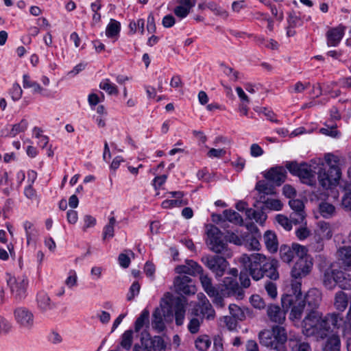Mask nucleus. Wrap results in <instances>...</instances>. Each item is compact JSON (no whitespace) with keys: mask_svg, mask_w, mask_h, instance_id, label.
Wrapping results in <instances>:
<instances>
[{"mask_svg":"<svg viewBox=\"0 0 351 351\" xmlns=\"http://www.w3.org/2000/svg\"><path fill=\"white\" fill-rule=\"evenodd\" d=\"M245 309H243L237 304H231L229 305V311L232 317L238 321H243L245 319ZM246 311L247 309L246 308Z\"/></svg>","mask_w":351,"mask_h":351,"instance_id":"nucleus-46","label":"nucleus"},{"mask_svg":"<svg viewBox=\"0 0 351 351\" xmlns=\"http://www.w3.org/2000/svg\"><path fill=\"white\" fill-rule=\"evenodd\" d=\"M199 280L204 291L208 295L217 294V288L213 285L212 279L207 274L202 273Z\"/></svg>","mask_w":351,"mask_h":351,"instance_id":"nucleus-32","label":"nucleus"},{"mask_svg":"<svg viewBox=\"0 0 351 351\" xmlns=\"http://www.w3.org/2000/svg\"><path fill=\"white\" fill-rule=\"evenodd\" d=\"M206 243L211 251L227 256L231 255L226 243L222 240V234L218 228L212 224L206 226Z\"/></svg>","mask_w":351,"mask_h":351,"instance_id":"nucleus-5","label":"nucleus"},{"mask_svg":"<svg viewBox=\"0 0 351 351\" xmlns=\"http://www.w3.org/2000/svg\"><path fill=\"white\" fill-rule=\"evenodd\" d=\"M223 285L228 291V294L236 296L237 299H242L244 295L243 289L239 285L236 278L227 276L223 280Z\"/></svg>","mask_w":351,"mask_h":351,"instance_id":"nucleus-20","label":"nucleus"},{"mask_svg":"<svg viewBox=\"0 0 351 351\" xmlns=\"http://www.w3.org/2000/svg\"><path fill=\"white\" fill-rule=\"evenodd\" d=\"M174 199H166L162 202V206L164 208H170L173 207H180L187 204V201L182 199L183 193L181 191L170 192Z\"/></svg>","mask_w":351,"mask_h":351,"instance_id":"nucleus-28","label":"nucleus"},{"mask_svg":"<svg viewBox=\"0 0 351 351\" xmlns=\"http://www.w3.org/2000/svg\"><path fill=\"white\" fill-rule=\"evenodd\" d=\"M351 297L343 291H337L334 297V306L339 312H343L351 302Z\"/></svg>","mask_w":351,"mask_h":351,"instance_id":"nucleus-27","label":"nucleus"},{"mask_svg":"<svg viewBox=\"0 0 351 351\" xmlns=\"http://www.w3.org/2000/svg\"><path fill=\"white\" fill-rule=\"evenodd\" d=\"M337 258L340 267L345 270L351 269V247L343 246L337 252Z\"/></svg>","mask_w":351,"mask_h":351,"instance_id":"nucleus-19","label":"nucleus"},{"mask_svg":"<svg viewBox=\"0 0 351 351\" xmlns=\"http://www.w3.org/2000/svg\"><path fill=\"white\" fill-rule=\"evenodd\" d=\"M65 285L69 288L73 289L77 285V276L75 270H70L68 273V277L65 280Z\"/></svg>","mask_w":351,"mask_h":351,"instance_id":"nucleus-54","label":"nucleus"},{"mask_svg":"<svg viewBox=\"0 0 351 351\" xmlns=\"http://www.w3.org/2000/svg\"><path fill=\"white\" fill-rule=\"evenodd\" d=\"M23 86L25 88H32L35 93H41L43 90L38 83L31 80L30 76L27 74H24L23 76Z\"/></svg>","mask_w":351,"mask_h":351,"instance_id":"nucleus-43","label":"nucleus"},{"mask_svg":"<svg viewBox=\"0 0 351 351\" xmlns=\"http://www.w3.org/2000/svg\"><path fill=\"white\" fill-rule=\"evenodd\" d=\"M197 298L199 302L195 307L196 314L197 315V312H199L202 315L203 318L206 317L208 320L214 319L215 317V310L206 295L202 293H199L197 294Z\"/></svg>","mask_w":351,"mask_h":351,"instance_id":"nucleus-12","label":"nucleus"},{"mask_svg":"<svg viewBox=\"0 0 351 351\" xmlns=\"http://www.w3.org/2000/svg\"><path fill=\"white\" fill-rule=\"evenodd\" d=\"M132 339L133 330H128L125 331L121 336V346L127 350H130L132 344Z\"/></svg>","mask_w":351,"mask_h":351,"instance_id":"nucleus-50","label":"nucleus"},{"mask_svg":"<svg viewBox=\"0 0 351 351\" xmlns=\"http://www.w3.org/2000/svg\"><path fill=\"white\" fill-rule=\"evenodd\" d=\"M14 315L20 328L32 330L34 326V315L32 311L25 307H19L14 310Z\"/></svg>","mask_w":351,"mask_h":351,"instance_id":"nucleus-10","label":"nucleus"},{"mask_svg":"<svg viewBox=\"0 0 351 351\" xmlns=\"http://www.w3.org/2000/svg\"><path fill=\"white\" fill-rule=\"evenodd\" d=\"M149 312L144 309L134 324V331L138 332L144 326L149 327Z\"/></svg>","mask_w":351,"mask_h":351,"instance_id":"nucleus-37","label":"nucleus"},{"mask_svg":"<svg viewBox=\"0 0 351 351\" xmlns=\"http://www.w3.org/2000/svg\"><path fill=\"white\" fill-rule=\"evenodd\" d=\"M121 30V24L114 19H110V23L106 27V35L109 38L117 39Z\"/></svg>","mask_w":351,"mask_h":351,"instance_id":"nucleus-34","label":"nucleus"},{"mask_svg":"<svg viewBox=\"0 0 351 351\" xmlns=\"http://www.w3.org/2000/svg\"><path fill=\"white\" fill-rule=\"evenodd\" d=\"M313 263L308 258H299L291 269V277L293 279H301L309 274Z\"/></svg>","mask_w":351,"mask_h":351,"instance_id":"nucleus-14","label":"nucleus"},{"mask_svg":"<svg viewBox=\"0 0 351 351\" xmlns=\"http://www.w3.org/2000/svg\"><path fill=\"white\" fill-rule=\"evenodd\" d=\"M324 158L329 167L328 171L315 165L298 164L294 161L287 162L285 167L292 175L298 176L302 183L309 186L315 185L317 175L319 185L323 189H328L337 186L341 179V158L330 153L326 154Z\"/></svg>","mask_w":351,"mask_h":351,"instance_id":"nucleus-1","label":"nucleus"},{"mask_svg":"<svg viewBox=\"0 0 351 351\" xmlns=\"http://www.w3.org/2000/svg\"><path fill=\"white\" fill-rule=\"evenodd\" d=\"M326 323L329 326L331 324L335 328L339 329L343 321L342 315L336 312L328 313L324 316Z\"/></svg>","mask_w":351,"mask_h":351,"instance_id":"nucleus-36","label":"nucleus"},{"mask_svg":"<svg viewBox=\"0 0 351 351\" xmlns=\"http://www.w3.org/2000/svg\"><path fill=\"white\" fill-rule=\"evenodd\" d=\"M288 23L289 27L291 28H295L296 27H299L302 25L303 21L300 16H298L295 13L290 14L288 18Z\"/></svg>","mask_w":351,"mask_h":351,"instance_id":"nucleus-62","label":"nucleus"},{"mask_svg":"<svg viewBox=\"0 0 351 351\" xmlns=\"http://www.w3.org/2000/svg\"><path fill=\"white\" fill-rule=\"evenodd\" d=\"M276 221L281 225L286 230H291L292 228V221L287 217L282 215H278L276 217Z\"/></svg>","mask_w":351,"mask_h":351,"instance_id":"nucleus-60","label":"nucleus"},{"mask_svg":"<svg viewBox=\"0 0 351 351\" xmlns=\"http://www.w3.org/2000/svg\"><path fill=\"white\" fill-rule=\"evenodd\" d=\"M240 263L248 269L250 275L254 280H259L264 276L276 280L279 278L278 263L276 260L266 257L259 253L250 255L243 254L239 258Z\"/></svg>","mask_w":351,"mask_h":351,"instance_id":"nucleus-2","label":"nucleus"},{"mask_svg":"<svg viewBox=\"0 0 351 351\" xmlns=\"http://www.w3.org/2000/svg\"><path fill=\"white\" fill-rule=\"evenodd\" d=\"M245 215L250 219H254L256 223L262 225L267 219V216L261 210H256L252 208L246 209Z\"/></svg>","mask_w":351,"mask_h":351,"instance_id":"nucleus-38","label":"nucleus"},{"mask_svg":"<svg viewBox=\"0 0 351 351\" xmlns=\"http://www.w3.org/2000/svg\"><path fill=\"white\" fill-rule=\"evenodd\" d=\"M315 232L326 240H330L333 235V228L330 223L324 221H319L317 223Z\"/></svg>","mask_w":351,"mask_h":351,"instance_id":"nucleus-30","label":"nucleus"},{"mask_svg":"<svg viewBox=\"0 0 351 351\" xmlns=\"http://www.w3.org/2000/svg\"><path fill=\"white\" fill-rule=\"evenodd\" d=\"M12 329L11 323L3 315H0V334H8Z\"/></svg>","mask_w":351,"mask_h":351,"instance_id":"nucleus-58","label":"nucleus"},{"mask_svg":"<svg viewBox=\"0 0 351 351\" xmlns=\"http://www.w3.org/2000/svg\"><path fill=\"white\" fill-rule=\"evenodd\" d=\"M22 94H23V90L21 88V86H19V84L17 83L14 84L10 90V95H11L12 99L14 101H17L21 98Z\"/></svg>","mask_w":351,"mask_h":351,"instance_id":"nucleus-63","label":"nucleus"},{"mask_svg":"<svg viewBox=\"0 0 351 351\" xmlns=\"http://www.w3.org/2000/svg\"><path fill=\"white\" fill-rule=\"evenodd\" d=\"M223 285L228 291V294L236 296L237 299H242L244 295L243 289L239 285L236 278L227 276L223 280Z\"/></svg>","mask_w":351,"mask_h":351,"instance_id":"nucleus-21","label":"nucleus"},{"mask_svg":"<svg viewBox=\"0 0 351 351\" xmlns=\"http://www.w3.org/2000/svg\"><path fill=\"white\" fill-rule=\"evenodd\" d=\"M36 307L38 311L45 314L56 308V304L50 298L47 293L44 291H39L36 298Z\"/></svg>","mask_w":351,"mask_h":351,"instance_id":"nucleus-15","label":"nucleus"},{"mask_svg":"<svg viewBox=\"0 0 351 351\" xmlns=\"http://www.w3.org/2000/svg\"><path fill=\"white\" fill-rule=\"evenodd\" d=\"M258 337L260 343L269 350L287 351V334L282 326H274L271 329L263 330L259 332Z\"/></svg>","mask_w":351,"mask_h":351,"instance_id":"nucleus-4","label":"nucleus"},{"mask_svg":"<svg viewBox=\"0 0 351 351\" xmlns=\"http://www.w3.org/2000/svg\"><path fill=\"white\" fill-rule=\"evenodd\" d=\"M302 328L305 336L313 337L317 340L326 338L330 332V326L326 323L323 313L318 310H306Z\"/></svg>","mask_w":351,"mask_h":351,"instance_id":"nucleus-3","label":"nucleus"},{"mask_svg":"<svg viewBox=\"0 0 351 351\" xmlns=\"http://www.w3.org/2000/svg\"><path fill=\"white\" fill-rule=\"evenodd\" d=\"M166 344L163 339L159 336H155L152 341L147 340L146 348L145 350L149 351H165Z\"/></svg>","mask_w":351,"mask_h":351,"instance_id":"nucleus-31","label":"nucleus"},{"mask_svg":"<svg viewBox=\"0 0 351 351\" xmlns=\"http://www.w3.org/2000/svg\"><path fill=\"white\" fill-rule=\"evenodd\" d=\"M187 306V300L184 298H176L173 302V310L175 314L176 324L181 326L184 323L186 309Z\"/></svg>","mask_w":351,"mask_h":351,"instance_id":"nucleus-17","label":"nucleus"},{"mask_svg":"<svg viewBox=\"0 0 351 351\" xmlns=\"http://www.w3.org/2000/svg\"><path fill=\"white\" fill-rule=\"evenodd\" d=\"M140 289L141 286L139 283L137 281L134 282L130 287L129 292L127 295V300L132 301L134 297L139 293Z\"/></svg>","mask_w":351,"mask_h":351,"instance_id":"nucleus-61","label":"nucleus"},{"mask_svg":"<svg viewBox=\"0 0 351 351\" xmlns=\"http://www.w3.org/2000/svg\"><path fill=\"white\" fill-rule=\"evenodd\" d=\"M129 28L132 34H135L137 31L140 32L141 34H144L145 32V20L138 19L137 21H132L129 24Z\"/></svg>","mask_w":351,"mask_h":351,"instance_id":"nucleus-51","label":"nucleus"},{"mask_svg":"<svg viewBox=\"0 0 351 351\" xmlns=\"http://www.w3.org/2000/svg\"><path fill=\"white\" fill-rule=\"evenodd\" d=\"M23 226L27 237V243L29 245L30 242L36 240L38 235V232L34 224L31 221H25L23 222Z\"/></svg>","mask_w":351,"mask_h":351,"instance_id":"nucleus-33","label":"nucleus"},{"mask_svg":"<svg viewBox=\"0 0 351 351\" xmlns=\"http://www.w3.org/2000/svg\"><path fill=\"white\" fill-rule=\"evenodd\" d=\"M340 345L339 338L337 336L332 335L326 341L323 347V351H339Z\"/></svg>","mask_w":351,"mask_h":351,"instance_id":"nucleus-40","label":"nucleus"},{"mask_svg":"<svg viewBox=\"0 0 351 351\" xmlns=\"http://www.w3.org/2000/svg\"><path fill=\"white\" fill-rule=\"evenodd\" d=\"M267 315L272 322L282 324L285 320V310H282L278 305L271 304L267 306Z\"/></svg>","mask_w":351,"mask_h":351,"instance_id":"nucleus-25","label":"nucleus"},{"mask_svg":"<svg viewBox=\"0 0 351 351\" xmlns=\"http://www.w3.org/2000/svg\"><path fill=\"white\" fill-rule=\"evenodd\" d=\"M280 256L283 262L287 263L291 262L295 256L293 245L291 246L282 245L280 248Z\"/></svg>","mask_w":351,"mask_h":351,"instance_id":"nucleus-41","label":"nucleus"},{"mask_svg":"<svg viewBox=\"0 0 351 351\" xmlns=\"http://www.w3.org/2000/svg\"><path fill=\"white\" fill-rule=\"evenodd\" d=\"M310 85V82L302 83L298 81L294 85L289 87V91L290 93H301L308 88Z\"/></svg>","mask_w":351,"mask_h":351,"instance_id":"nucleus-55","label":"nucleus"},{"mask_svg":"<svg viewBox=\"0 0 351 351\" xmlns=\"http://www.w3.org/2000/svg\"><path fill=\"white\" fill-rule=\"evenodd\" d=\"M282 305L285 311L290 310L289 319L291 321H299L304 313L305 301L298 295H284Z\"/></svg>","mask_w":351,"mask_h":351,"instance_id":"nucleus-6","label":"nucleus"},{"mask_svg":"<svg viewBox=\"0 0 351 351\" xmlns=\"http://www.w3.org/2000/svg\"><path fill=\"white\" fill-rule=\"evenodd\" d=\"M28 127V121L23 119L19 123L12 125V129L7 134L10 137H14L18 134L23 132L26 130Z\"/></svg>","mask_w":351,"mask_h":351,"instance_id":"nucleus-44","label":"nucleus"},{"mask_svg":"<svg viewBox=\"0 0 351 351\" xmlns=\"http://www.w3.org/2000/svg\"><path fill=\"white\" fill-rule=\"evenodd\" d=\"M201 261L215 274L216 278L221 277L228 265V261L224 258L217 255H206L202 257Z\"/></svg>","mask_w":351,"mask_h":351,"instance_id":"nucleus-9","label":"nucleus"},{"mask_svg":"<svg viewBox=\"0 0 351 351\" xmlns=\"http://www.w3.org/2000/svg\"><path fill=\"white\" fill-rule=\"evenodd\" d=\"M247 228L252 233H245V236L247 237H246V239L243 245H244L245 247L248 250H259L261 244L259 243L258 238L261 237V233L258 228L251 223L247 225Z\"/></svg>","mask_w":351,"mask_h":351,"instance_id":"nucleus-13","label":"nucleus"},{"mask_svg":"<svg viewBox=\"0 0 351 351\" xmlns=\"http://www.w3.org/2000/svg\"><path fill=\"white\" fill-rule=\"evenodd\" d=\"M99 86L110 95H117L119 94V89L117 86L109 79H104L100 82Z\"/></svg>","mask_w":351,"mask_h":351,"instance_id":"nucleus-42","label":"nucleus"},{"mask_svg":"<svg viewBox=\"0 0 351 351\" xmlns=\"http://www.w3.org/2000/svg\"><path fill=\"white\" fill-rule=\"evenodd\" d=\"M342 206L348 211H351V189L346 192L342 199Z\"/></svg>","mask_w":351,"mask_h":351,"instance_id":"nucleus-64","label":"nucleus"},{"mask_svg":"<svg viewBox=\"0 0 351 351\" xmlns=\"http://www.w3.org/2000/svg\"><path fill=\"white\" fill-rule=\"evenodd\" d=\"M263 241L267 250L275 253L278 249V241L276 233L271 230L266 231L263 234Z\"/></svg>","mask_w":351,"mask_h":351,"instance_id":"nucleus-29","label":"nucleus"},{"mask_svg":"<svg viewBox=\"0 0 351 351\" xmlns=\"http://www.w3.org/2000/svg\"><path fill=\"white\" fill-rule=\"evenodd\" d=\"M326 239L315 232L313 241L310 243V247L315 252H321L324 247V241Z\"/></svg>","mask_w":351,"mask_h":351,"instance_id":"nucleus-49","label":"nucleus"},{"mask_svg":"<svg viewBox=\"0 0 351 351\" xmlns=\"http://www.w3.org/2000/svg\"><path fill=\"white\" fill-rule=\"evenodd\" d=\"M164 317L165 311L162 307L156 308L152 314V326L157 332H161L165 328Z\"/></svg>","mask_w":351,"mask_h":351,"instance_id":"nucleus-26","label":"nucleus"},{"mask_svg":"<svg viewBox=\"0 0 351 351\" xmlns=\"http://www.w3.org/2000/svg\"><path fill=\"white\" fill-rule=\"evenodd\" d=\"M250 301L251 304L256 308L263 309L265 307V302L263 299L258 295H253L250 297Z\"/></svg>","mask_w":351,"mask_h":351,"instance_id":"nucleus-59","label":"nucleus"},{"mask_svg":"<svg viewBox=\"0 0 351 351\" xmlns=\"http://www.w3.org/2000/svg\"><path fill=\"white\" fill-rule=\"evenodd\" d=\"M203 271L202 267L193 260L186 261V265H179L176 268V273L186 274L191 276L200 275Z\"/></svg>","mask_w":351,"mask_h":351,"instance_id":"nucleus-23","label":"nucleus"},{"mask_svg":"<svg viewBox=\"0 0 351 351\" xmlns=\"http://www.w3.org/2000/svg\"><path fill=\"white\" fill-rule=\"evenodd\" d=\"M287 171L280 166L271 167L264 175L266 180L277 186L281 185L286 180Z\"/></svg>","mask_w":351,"mask_h":351,"instance_id":"nucleus-16","label":"nucleus"},{"mask_svg":"<svg viewBox=\"0 0 351 351\" xmlns=\"http://www.w3.org/2000/svg\"><path fill=\"white\" fill-rule=\"evenodd\" d=\"M292 245L295 256H297L299 258H307L306 256L308 250L306 247L298 243H293Z\"/></svg>","mask_w":351,"mask_h":351,"instance_id":"nucleus-57","label":"nucleus"},{"mask_svg":"<svg viewBox=\"0 0 351 351\" xmlns=\"http://www.w3.org/2000/svg\"><path fill=\"white\" fill-rule=\"evenodd\" d=\"M223 216L225 219L235 224H242V217L236 211L232 210H225L223 211Z\"/></svg>","mask_w":351,"mask_h":351,"instance_id":"nucleus-48","label":"nucleus"},{"mask_svg":"<svg viewBox=\"0 0 351 351\" xmlns=\"http://www.w3.org/2000/svg\"><path fill=\"white\" fill-rule=\"evenodd\" d=\"M8 285L10 289L12 297L19 301H21L27 296V289L29 281L27 277H12L7 280Z\"/></svg>","mask_w":351,"mask_h":351,"instance_id":"nucleus-8","label":"nucleus"},{"mask_svg":"<svg viewBox=\"0 0 351 351\" xmlns=\"http://www.w3.org/2000/svg\"><path fill=\"white\" fill-rule=\"evenodd\" d=\"M195 344L199 351H207L211 345V341L208 336L201 335L197 338Z\"/></svg>","mask_w":351,"mask_h":351,"instance_id":"nucleus-45","label":"nucleus"},{"mask_svg":"<svg viewBox=\"0 0 351 351\" xmlns=\"http://www.w3.org/2000/svg\"><path fill=\"white\" fill-rule=\"evenodd\" d=\"M345 29L346 27L342 25L330 29L326 35L327 45L328 47H337L344 36Z\"/></svg>","mask_w":351,"mask_h":351,"instance_id":"nucleus-18","label":"nucleus"},{"mask_svg":"<svg viewBox=\"0 0 351 351\" xmlns=\"http://www.w3.org/2000/svg\"><path fill=\"white\" fill-rule=\"evenodd\" d=\"M116 219L112 216L109 218L108 223L106 224L103 230V239L112 238L114 237V226Z\"/></svg>","mask_w":351,"mask_h":351,"instance_id":"nucleus-47","label":"nucleus"},{"mask_svg":"<svg viewBox=\"0 0 351 351\" xmlns=\"http://www.w3.org/2000/svg\"><path fill=\"white\" fill-rule=\"evenodd\" d=\"M207 7L216 15L220 16L224 19L228 16V12L214 2L208 3Z\"/></svg>","mask_w":351,"mask_h":351,"instance_id":"nucleus-53","label":"nucleus"},{"mask_svg":"<svg viewBox=\"0 0 351 351\" xmlns=\"http://www.w3.org/2000/svg\"><path fill=\"white\" fill-rule=\"evenodd\" d=\"M175 291L178 294L193 295L197 289L193 280L187 276H178L174 279Z\"/></svg>","mask_w":351,"mask_h":351,"instance_id":"nucleus-11","label":"nucleus"},{"mask_svg":"<svg viewBox=\"0 0 351 351\" xmlns=\"http://www.w3.org/2000/svg\"><path fill=\"white\" fill-rule=\"evenodd\" d=\"M348 280L345 276V274L338 269H327L324 275L323 284L328 289H333L337 285L341 289H347Z\"/></svg>","mask_w":351,"mask_h":351,"instance_id":"nucleus-7","label":"nucleus"},{"mask_svg":"<svg viewBox=\"0 0 351 351\" xmlns=\"http://www.w3.org/2000/svg\"><path fill=\"white\" fill-rule=\"evenodd\" d=\"M304 300L308 305L307 310H317L322 301V294L319 290L312 289L307 292Z\"/></svg>","mask_w":351,"mask_h":351,"instance_id":"nucleus-24","label":"nucleus"},{"mask_svg":"<svg viewBox=\"0 0 351 351\" xmlns=\"http://www.w3.org/2000/svg\"><path fill=\"white\" fill-rule=\"evenodd\" d=\"M265 206L266 208L274 210H280L282 208V202L276 199H266L265 201Z\"/></svg>","mask_w":351,"mask_h":351,"instance_id":"nucleus-56","label":"nucleus"},{"mask_svg":"<svg viewBox=\"0 0 351 351\" xmlns=\"http://www.w3.org/2000/svg\"><path fill=\"white\" fill-rule=\"evenodd\" d=\"M247 236H245L244 234H239V232H230L228 231L225 238L227 241L234 243L237 245H242Z\"/></svg>","mask_w":351,"mask_h":351,"instance_id":"nucleus-39","label":"nucleus"},{"mask_svg":"<svg viewBox=\"0 0 351 351\" xmlns=\"http://www.w3.org/2000/svg\"><path fill=\"white\" fill-rule=\"evenodd\" d=\"M203 322V317H193L192 318L189 324L188 329L192 334L198 332L201 324Z\"/></svg>","mask_w":351,"mask_h":351,"instance_id":"nucleus-52","label":"nucleus"},{"mask_svg":"<svg viewBox=\"0 0 351 351\" xmlns=\"http://www.w3.org/2000/svg\"><path fill=\"white\" fill-rule=\"evenodd\" d=\"M177 5L173 10L175 15L180 19L186 17L195 5L196 0H176Z\"/></svg>","mask_w":351,"mask_h":351,"instance_id":"nucleus-22","label":"nucleus"},{"mask_svg":"<svg viewBox=\"0 0 351 351\" xmlns=\"http://www.w3.org/2000/svg\"><path fill=\"white\" fill-rule=\"evenodd\" d=\"M319 212L324 218L329 219L335 215L336 208L332 204L322 202L319 204Z\"/></svg>","mask_w":351,"mask_h":351,"instance_id":"nucleus-35","label":"nucleus"}]
</instances>
